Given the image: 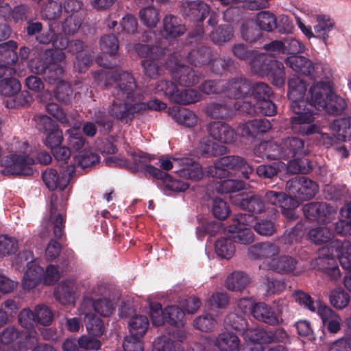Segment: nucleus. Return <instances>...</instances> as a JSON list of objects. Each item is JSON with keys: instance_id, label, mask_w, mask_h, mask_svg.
<instances>
[{"instance_id": "obj_53", "label": "nucleus", "mask_w": 351, "mask_h": 351, "mask_svg": "<svg viewBox=\"0 0 351 351\" xmlns=\"http://www.w3.org/2000/svg\"><path fill=\"white\" fill-rule=\"evenodd\" d=\"M253 228L257 234L263 237H271L277 232V226L271 219L258 220Z\"/></svg>"}, {"instance_id": "obj_19", "label": "nucleus", "mask_w": 351, "mask_h": 351, "mask_svg": "<svg viewBox=\"0 0 351 351\" xmlns=\"http://www.w3.org/2000/svg\"><path fill=\"white\" fill-rule=\"evenodd\" d=\"M27 267L22 286L23 289L29 290L34 288L40 282L42 276L44 275V269L32 261L28 262Z\"/></svg>"}, {"instance_id": "obj_36", "label": "nucleus", "mask_w": 351, "mask_h": 351, "mask_svg": "<svg viewBox=\"0 0 351 351\" xmlns=\"http://www.w3.org/2000/svg\"><path fill=\"white\" fill-rule=\"evenodd\" d=\"M163 29L166 34L172 38L178 37L186 32L185 25L181 24L179 19L173 15L164 18Z\"/></svg>"}, {"instance_id": "obj_50", "label": "nucleus", "mask_w": 351, "mask_h": 351, "mask_svg": "<svg viewBox=\"0 0 351 351\" xmlns=\"http://www.w3.org/2000/svg\"><path fill=\"white\" fill-rule=\"evenodd\" d=\"M101 50L110 56L117 54L119 50L118 38L113 34H105L99 40Z\"/></svg>"}, {"instance_id": "obj_43", "label": "nucleus", "mask_w": 351, "mask_h": 351, "mask_svg": "<svg viewBox=\"0 0 351 351\" xmlns=\"http://www.w3.org/2000/svg\"><path fill=\"white\" fill-rule=\"evenodd\" d=\"M256 23L261 30L272 32L277 27L276 16L268 11H262L256 14Z\"/></svg>"}, {"instance_id": "obj_12", "label": "nucleus", "mask_w": 351, "mask_h": 351, "mask_svg": "<svg viewBox=\"0 0 351 351\" xmlns=\"http://www.w3.org/2000/svg\"><path fill=\"white\" fill-rule=\"evenodd\" d=\"M180 12L189 21L200 22L208 16L210 8L202 1H186L182 3Z\"/></svg>"}, {"instance_id": "obj_28", "label": "nucleus", "mask_w": 351, "mask_h": 351, "mask_svg": "<svg viewBox=\"0 0 351 351\" xmlns=\"http://www.w3.org/2000/svg\"><path fill=\"white\" fill-rule=\"evenodd\" d=\"M239 206L243 210L252 215H258L265 211V203L261 195L252 194L243 197Z\"/></svg>"}, {"instance_id": "obj_20", "label": "nucleus", "mask_w": 351, "mask_h": 351, "mask_svg": "<svg viewBox=\"0 0 351 351\" xmlns=\"http://www.w3.org/2000/svg\"><path fill=\"white\" fill-rule=\"evenodd\" d=\"M250 276L243 271H234L226 278V287L234 292H242L251 283Z\"/></svg>"}, {"instance_id": "obj_31", "label": "nucleus", "mask_w": 351, "mask_h": 351, "mask_svg": "<svg viewBox=\"0 0 351 351\" xmlns=\"http://www.w3.org/2000/svg\"><path fill=\"white\" fill-rule=\"evenodd\" d=\"M265 76L269 78L273 85L278 87L282 86L285 82L283 64L276 60H272L270 62V65Z\"/></svg>"}, {"instance_id": "obj_14", "label": "nucleus", "mask_w": 351, "mask_h": 351, "mask_svg": "<svg viewBox=\"0 0 351 351\" xmlns=\"http://www.w3.org/2000/svg\"><path fill=\"white\" fill-rule=\"evenodd\" d=\"M286 64L293 70L311 77V79L316 80L320 77L319 66L314 65L307 58L302 56H292L285 60Z\"/></svg>"}, {"instance_id": "obj_39", "label": "nucleus", "mask_w": 351, "mask_h": 351, "mask_svg": "<svg viewBox=\"0 0 351 351\" xmlns=\"http://www.w3.org/2000/svg\"><path fill=\"white\" fill-rule=\"evenodd\" d=\"M184 311L177 306H169L165 308V322L178 328L184 326Z\"/></svg>"}, {"instance_id": "obj_41", "label": "nucleus", "mask_w": 351, "mask_h": 351, "mask_svg": "<svg viewBox=\"0 0 351 351\" xmlns=\"http://www.w3.org/2000/svg\"><path fill=\"white\" fill-rule=\"evenodd\" d=\"M332 237V232L326 227L314 228L308 233V239L315 245L326 243L331 240Z\"/></svg>"}, {"instance_id": "obj_5", "label": "nucleus", "mask_w": 351, "mask_h": 351, "mask_svg": "<svg viewBox=\"0 0 351 351\" xmlns=\"http://www.w3.org/2000/svg\"><path fill=\"white\" fill-rule=\"evenodd\" d=\"M305 217L311 221L326 223L331 221L336 213V209L329 204L324 202H311L302 207Z\"/></svg>"}, {"instance_id": "obj_17", "label": "nucleus", "mask_w": 351, "mask_h": 351, "mask_svg": "<svg viewBox=\"0 0 351 351\" xmlns=\"http://www.w3.org/2000/svg\"><path fill=\"white\" fill-rule=\"evenodd\" d=\"M245 215L240 214L235 216L234 220L237 221L236 224L230 226L229 231L235 234L233 236V240L236 243L243 245H247L254 241V235L252 231L245 227H242L245 221Z\"/></svg>"}, {"instance_id": "obj_15", "label": "nucleus", "mask_w": 351, "mask_h": 351, "mask_svg": "<svg viewBox=\"0 0 351 351\" xmlns=\"http://www.w3.org/2000/svg\"><path fill=\"white\" fill-rule=\"evenodd\" d=\"M206 130L213 139L221 143H232L237 139L234 129L225 122L212 121L207 124Z\"/></svg>"}, {"instance_id": "obj_26", "label": "nucleus", "mask_w": 351, "mask_h": 351, "mask_svg": "<svg viewBox=\"0 0 351 351\" xmlns=\"http://www.w3.org/2000/svg\"><path fill=\"white\" fill-rule=\"evenodd\" d=\"M271 128V123L266 119H254L247 121L241 128L243 136H255L260 133H265Z\"/></svg>"}, {"instance_id": "obj_35", "label": "nucleus", "mask_w": 351, "mask_h": 351, "mask_svg": "<svg viewBox=\"0 0 351 351\" xmlns=\"http://www.w3.org/2000/svg\"><path fill=\"white\" fill-rule=\"evenodd\" d=\"M204 112L211 119H225L230 116L231 110L224 102H210L206 104Z\"/></svg>"}, {"instance_id": "obj_61", "label": "nucleus", "mask_w": 351, "mask_h": 351, "mask_svg": "<svg viewBox=\"0 0 351 351\" xmlns=\"http://www.w3.org/2000/svg\"><path fill=\"white\" fill-rule=\"evenodd\" d=\"M212 213L213 216L220 220L228 217L230 213L228 204L221 198H215L213 200Z\"/></svg>"}, {"instance_id": "obj_64", "label": "nucleus", "mask_w": 351, "mask_h": 351, "mask_svg": "<svg viewBox=\"0 0 351 351\" xmlns=\"http://www.w3.org/2000/svg\"><path fill=\"white\" fill-rule=\"evenodd\" d=\"M64 72V65L58 64H50L44 70L45 80L50 84H53L60 80L63 76Z\"/></svg>"}, {"instance_id": "obj_10", "label": "nucleus", "mask_w": 351, "mask_h": 351, "mask_svg": "<svg viewBox=\"0 0 351 351\" xmlns=\"http://www.w3.org/2000/svg\"><path fill=\"white\" fill-rule=\"evenodd\" d=\"M223 94L230 99L245 98L250 95L251 82L243 75L236 76L223 82Z\"/></svg>"}, {"instance_id": "obj_33", "label": "nucleus", "mask_w": 351, "mask_h": 351, "mask_svg": "<svg viewBox=\"0 0 351 351\" xmlns=\"http://www.w3.org/2000/svg\"><path fill=\"white\" fill-rule=\"evenodd\" d=\"M320 315L324 326L331 333H337L341 328V319L337 313L329 307L324 308Z\"/></svg>"}, {"instance_id": "obj_34", "label": "nucleus", "mask_w": 351, "mask_h": 351, "mask_svg": "<svg viewBox=\"0 0 351 351\" xmlns=\"http://www.w3.org/2000/svg\"><path fill=\"white\" fill-rule=\"evenodd\" d=\"M289 99H304L306 91V82L298 75H293L288 81Z\"/></svg>"}, {"instance_id": "obj_29", "label": "nucleus", "mask_w": 351, "mask_h": 351, "mask_svg": "<svg viewBox=\"0 0 351 351\" xmlns=\"http://www.w3.org/2000/svg\"><path fill=\"white\" fill-rule=\"evenodd\" d=\"M199 152L207 157H217L227 153L228 148L208 138H203L197 147Z\"/></svg>"}, {"instance_id": "obj_6", "label": "nucleus", "mask_w": 351, "mask_h": 351, "mask_svg": "<svg viewBox=\"0 0 351 351\" xmlns=\"http://www.w3.org/2000/svg\"><path fill=\"white\" fill-rule=\"evenodd\" d=\"M34 162V158L27 152L12 154L4 161V171L13 175L29 176L32 173L30 166Z\"/></svg>"}, {"instance_id": "obj_30", "label": "nucleus", "mask_w": 351, "mask_h": 351, "mask_svg": "<svg viewBox=\"0 0 351 351\" xmlns=\"http://www.w3.org/2000/svg\"><path fill=\"white\" fill-rule=\"evenodd\" d=\"M347 106L346 99L335 93L332 90L324 110L328 114L338 116L344 112Z\"/></svg>"}, {"instance_id": "obj_46", "label": "nucleus", "mask_w": 351, "mask_h": 351, "mask_svg": "<svg viewBox=\"0 0 351 351\" xmlns=\"http://www.w3.org/2000/svg\"><path fill=\"white\" fill-rule=\"evenodd\" d=\"M85 319L86 328L90 335L99 337L104 334V324L100 318L93 313H87Z\"/></svg>"}, {"instance_id": "obj_21", "label": "nucleus", "mask_w": 351, "mask_h": 351, "mask_svg": "<svg viewBox=\"0 0 351 351\" xmlns=\"http://www.w3.org/2000/svg\"><path fill=\"white\" fill-rule=\"evenodd\" d=\"M332 254L334 253L339 257V262L345 269L351 268V243L348 241H343L334 240L330 243Z\"/></svg>"}, {"instance_id": "obj_4", "label": "nucleus", "mask_w": 351, "mask_h": 351, "mask_svg": "<svg viewBox=\"0 0 351 351\" xmlns=\"http://www.w3.org/2000/svg\"><path fill=\"white\" fill-rule=\"evenodd\" d=\"M286 190L290 196L300 200H307L315 197L318 186L307 177L298 176L287 182Z\"/></svg>"}, {"instance_id": "obj_2", "label": "nucleus", "mask_w": 351, "mask_h": 351, "mask_svg": "<svg viewBox=\"0 0 351 351\" xmlns=\"http://www.w3.org/2000/svg\"><path fill=\"white\" fill-rule=\"evenodd\" d=\"M115 86L112 96L119 101H134L137 96V84L133 75L126 71L113 74Z\"/></svg>"}, {"instance_id": "obj_59", "label": "nucleus", "mask_w": 351, "mask_h": 351, "mask_svg": "<svg viewBox=\"0 0 351 351\" xmlns=\"http://www.w3.org/2000/svg\"><path fill=\"white\" fill-rule=\"evenodd\" d=\"M36 323L44 326L51 324L53 319V314L50 308L44 304L37 305L34 308Z\"/></svg>"}, {"instance_id": "obj_51", "label": "nucleus", "mask_w": 351, "mask_h": 351, "mask_svg": "<svg viewBox=\"0 0 351 351\" xmlns=\"http://www.w3.org/2000/svg\"><path fill=\"white\" fill-rule=\"evenodd\" d=\"M154 349L155 351H184L179 343L165 335L160 336L154 341Z\"/></svg>"}, {"instance_id": "obj_38", "label": "nucleus", "mask_w": 351, "mask_h": 351, "mask_svg": "<svg viewBox=\"0 0 351 351\" xmlns=\"http://www.w3.org/2000/svg\"><path fill=\"white\" fill-rule=\"evenodd\" d=\"M223 326L227 330H234L241 332H245L247 329L245 318L234 313H230L225 317Z\"/></svg>"}, {"instance_id": "obj_3", "label": "nucleus", "mask_w": 351, "mask_h": 351, "mask_svg": "<svg viewBox=\"0 0 351 351\" xmlns=\"http://www.w3.org/2000/svg\"><path fill=\"white\" fill-rule=\"evenodd\" d=\"M245 165V160L236 155L223 156L214 162L213 165L206 168V176L217 179L228 178L230 170H239Z\"/></svg>"}, {"instance_id": "obj_37", "label": "nucleus", "mask_w": 351, "mask_h": 351, "mask_svg": "<svg viewBox=\"0 0 351 351\" xmlns=\"http://www.w3.org/2000/svg\"><path fill=\"white\" fill-rule=\"evenodd\" d=\"M330 304L337 310L345 308L350 303L349 293L342 287H337L330 291L329 293Z\"/></svg>"}, {"instance_id": "obj_22", "label": "nucleus", "mask_w": 351, "mask_h": 351, "mask_svg": "<svg viewBox=\"0 0 351 351\" xmlns=\"http://www.w3.org/2000/svg\"><path fill=\"white\" fill-rule=\"evenodd\" d=\"M272 60L265 53L254 50L248 60V64L252 73L261 77H265L270 65V62Z\"/></svg>"}, {"instance_id": "obj_8", "label": "nucleus", "mask_w": 351, "mask_h": 351, "mask_svg": "<svg viewBox=\"0 0 351 351\" xmlns=\"http://www.w3.org/2000/svg\"><path fill=\"white\" fill-rule=\"evenodd\" d=\"M331 90L329 82H318L310 87L306 97V103L317 110H323Z\"/></svg>"}, {"instance_id": "obj_44", "label": "nucleus", "mask_w": 351, "mask_h": 351, "mask_svg": "<svg viewBox=\"0 0 351 351\" xmlns=\"http://www.w3.org/2000/svg\"><path fill=\"white\" fill-rule=\"evenodd\" d=\"M241 35L244 40L253 43L261 38L262 34L256 22L247 21L242 25Z\"/></svg>"}, {"instance_id": "obj_60", "label": "nucleus", "mask_w": 351, "mask_h": 351, "mask_svg": "<svg viewBox=\"0 0 351 351\" xmlns=\"http://www.w3.org/2000/svg\"><path fill=\"white\" fill-rule=\"evenodd\" d=\"M176 121L187 128H191L197 123V117L191 110L186 108L179 110L175 114Z\"/></svg>"}, {"instance_id": "obj_25", "label": "nucleus", "mask_w": 351, "mask_h": 351, "mask_svg": "<svg viewBox=\"0 0 351 351\" xmlns=\"http://www.w3.org/2000/svg\"><path fill=\"white\" fill-rule=\"evenodd\" d=\"M214 345L220 351H238L240 339L237 335L231 332H224L218 335Z\"/></svg>"}, {"instance_id": "obj_56", "label": "nucleus", "mask_w": 351, "mask_h": 351, "mask_svg": "<svg viewBox=\"0 0 351 351\" xmlns=\"http://www.w3.org/2000/svg\"><path fill=\"white\" fill-rule=\"evenodd\" d=\"M289 160L288 170L292 173H308L313 170V165L308 159L293 158Z\"/></svg>"}, {"instance_id": "obj_13", "label": "nucleus", "mask_w": 351, "mask_h": 351, "mask_svg": "<svg viewBox=\"0 0 351 351\" xmlns=\"http://www.w3.org/2000/svg\"><path fill=\"white\" fill-rule=\"evenodd\" d=\"M298 261L289 255H282L272 258L267 264L269 269L275 273L286 275L299 276L301 271L298 269Z\"/></svg>"}, {"instance_id": "obj_1", "label": "nucleus", "mask_w": 351, "mask_h": 351, "mask_svg": "<svg viewBox=\"0 0 351 351\" xmlns=\"http://www.w3.org/2000/svg\"><path fill=\"white\" fill-rule=\"evenodd\" d=\"M135 49L139 56L145 57L141 62L145 77L156 80L163 75L164 61L161 58L165 54V49L143 44L136 45Z\"/></svg>"}, {"instance_id": "obj_42", "label": "nucleus", "mask_w": 351, "mask_h": 351, "mask_svg": "<svg viewBox=\"0 0 351 351\" xmlns=\"http://www.w3.org/2000/svg\"><path fill=\"white\" fill-rule=\"evenodd\" d=\"M199 93L193 89H184L176 91L171 102L178 104L187 105L195 103L200 99Z\"/></svg>"}, {"instance_id": "obj_62", "label": "nucleus", "mask_w": 351, "mask_h": 351, "mask_svg": "<svg viewBox=\"0 0 351 351\" xmlns=\"http://www.w3.org/2000/svg\"><path fill=\"white\" fill-rule=\"evenodd\" d=\"M73 94L72 88L68 83L61 81L54 90V97L59 102L68 104Z\"/></svg>"}, {"instance_id": "obj_32", "label": "nucleus", "mask_w": 351, "mask_h": 351, "mask_svg": "<svg viewBox=\"0 0 351 351\" xmlns=\"http://www.w3.org/2000/svg\"><path fill=\"white\" fill-rule=\"evenodd\" d=\"M212 58L210 48L205 46L197 47L191 51L187 56L188 62L195 66L209 63Z\"/></svg>"}, {"instance_id": "obj_49", "label": "nucleus", "mask_w": 351, "mask_h": 351, "mask_svg": "<svg viewBox=\"0 0 351 351\" xmlns=\"http://www.w3.org/2000/svg\"><path fill=\"white\" fill-rule=\"evenodd\" d=\"M21 89L19 81L14 77H5L0 80V93L5 97L15 95Z\"/></svg>"}, {"instance_id": "obj_18", "label": "nucleus", "mask_w": 351, "mask_h": 351, "mask_svg": "<svg viewBox=\"0 0 351 351\" xmlns=\"http://www.w3.org/2000/svg\"><path fill=\"white\" fill-rule=\"evenodd\" d=\"M290 108L296 116L290 118L291 124L311 123L314 120L313 113L310 110L306 111L305 101L303 99H290Z\"/></svg>"}, {"instance_id": "obj_23", "label": "nucleus", "mask_w": 351, "mask_h": 351, "mask_svg": "<svg viewBox=\"0 0 351 351\" xmlns=\"http://www.w3.org/2000/svg\"><path fill=\"white\" fill-rule=\"evenodd\" d=\"M173 79L180 86L189 87L199 82L200 75L191 67L184 65L176 71Z\"/></svg>"}, {"instance_id": "obj_52", "label": "nucleus", "mask_w": 351, "mask_h": 351, "mask_svg": "<svg viewBox=\"0 0 351 351\" xmlns=\"http://www.w3.org/2000/svg\"><path fill=\"white\" fill-rule=\"evenodd\" d=\"M19 250L18 241L13 237L0 236V256L4 257L15 254Z\"/></svg>"}, {"instance_id": "obj_47", "label": "nucleus", "mask_w": 351, "mask_h": 351, "mask_svg": "<svg viewBox=\"0 0 351 351\" xmlns=\"http://www.w3.org/2000/svg\"><path fill=\"white\" fill-rule=\"evenodd\" d=\"M110 116L109 113L100 110L94 114V121L99 128V132L101 134H108L112 130L114 122Z\"/></svg>"}, {"instance_id": "obj_45", "label": "nucleus", "mask_w": 351, "mask_h": 351, "mask_svg": "<svg viewBox=\"0 0 351 351\" xmlns=\"http://www.w3.org/2000/svg\"><path fill=\"white\" fill-rule=\"evenodd\" d=\"M149 326L147 317L145 315L134 316L129 322L130 332L132 335L143 336Z\"/></svg>"}, {"instance_id": "obj_9", "label": "nucleus", "mask_w": 351, "mask_h": 351, "mask_svg": "<svg viewBox=\"0 0 351 351\" xmlns=\"http://www.w3.org/2000/svg\"><path fill=\"white\" fill-rule=\"evenodd\" d=\"M245 302L248 303L251 313L256 319L271 326L278 325L280 323L279 317L276 315L275 312L272 311L271 308L265 303L258 302L252 306L251 302L244 299L239 302V306L241 308L243 307L245 308L247 305H243Z\"/></svg>"}, {"instance_id": "obj_57", "label": "nucleus", "mask_w": 351, "mask_h": 351, "mask_svg": "<svg viewBox=\"0 0 351 351\" xmlns=\"http://www.w3.org/2000/svg\"><path fill=\"white\" fill-rule=\"evenodd\" d=\"M24 334L14 326H8L0 333V341L2 343L8 345L20 342Z\"/></svg>"}, {"instance_id": "obj_27", "label": "nucleus", "mask_w": 351, "mask_h": 351, "mask_svg": "<svg viewBox=\"0 0 351 351\" xmlns=\"http://www.w3.org/2000/svg\"><path fill=\"white\" fill-rule=\"evenodd\" d=\"M130 104L131 102L119 101L115 99L110 106L108 113L121 122L127 123L132 119Z\"/></svg>"}, {"instance_id": "obj_24", "label": "nucleus", "mask_w": 351, "mask_h": 351, "mask_svg": "<svg viewBox=\"0 0 351 351\" xmlns=\"http://www.w3.org/2000/svg\"><path fill=\"white\" fill-rule=\"evenodd\" d=\"M55 298L64 305L74 303L75 286L71 282H62L54 289Z\"/></svg>"}, {"instance_id": "obj_58", "label": "nucleus", "mask_w": 351, "mask_h": 351, "mask_svg": "<svg viewBox=\"0 0 351 351\" xmlns=\"http://www.w3.org/2000/svg\"><path fill=\"white\" fill-rule=\"evenodd\" d=\"M232 36V29L228 25L218 27L210 35L212 41L219 45L230 40Z\"/></svg>"}, {"instance_id": "obj_55", "label": "nucleus", "mask_w": 351, "mask_h": 351, "mask_svg": "<svg viewBox=\"0 0 351 351\" xmlns=\"http://www.w3.org/2000/svg\"><path fill=\"white\" fill-rule=\"evenodd\" d=\"M154 89L156 93L163 95L167 97L170 101H172L173 98L178 90V87L173 82L167 80H162L156 83Z\"/></svg>"}, {"instance_id": "obj_48", "label": "nucleus", "mask_w": 351, "mask_h": 351, "mask_svg": "<svg viewBox=\"0 0 351 351\" xmlns=\"http://www.w3.org/2000/svg\"><path fill=\"white\" fill-rule=\"evenodd\" d=\"M217 321L210 313H205L197 317L193 320V326L202 332H208L214 330Z\"/></svg>"}, {"instance_id": "obj_54", "label": "nucleus", "mask_w": 351, "mask_h": 351, "mask_svg": "<svg viewBox=\"0 0 351 351\" xmlns=\"http://www.w3.org/2000/svg\"><path fill=\"white\" fill-rule=\"evenodd\" d=\"M69 134L68 143L75 151L83 149L86 145V139L77 128H73L67 130Z\"/></svg>"}, {"instance_id": "obj_11", "label": "nucleus", "mask_w": 351, "mask_h": 351, "mask_svg": "<svg viewBox=\"0 0 351 351\" xmlns=\"http://www.w3.org/2000/svg\"><path fill=\"white\" fill-rule=\"evenodd\" d=\"M66 174L59 176L58 172L54 169H47L42 175L43 182L50 191H54L60 189L63 191L69 184L73 174L75 173V167L69 165L66 167Z\"/></svg>"}, {"instance_id": "obj_16", "label": "nucleus", "mask_w": 351, "mask_h": 351, "mask_svg": "<svg viewBox=\"0 0 351 351\" xmlns=\"http://www.w3.org/2000/svg\"><path fill=\"white\" fill-rule=\"evenodd\" d=\"M280 252V247L271 242H261L248 247V256L253 260L275 258Z\"/></svg>"}, {"instance_id": "obj_63", "label": "nucleus", "mask_w": 351, "mask_h": 351, "mask_svg": "<svg viewBox=\"0 0 351 351\" xmlns=\"http://www.w3.org/2000/svg\"><path fill=\"white\" fill-rule=\"evenodd\" d=\"M247 336L250 339L256 343L255 345H261L272 342L269 332H267L261 328L247 329Z\"/></svg>"}, {"instance_id": "obj_40", "label": "nucleus", "mask_w": 351, "mask_h": 351, "mask_svg": "<svg viewBox=\"0 0 351 351\" xmlns=\"http://www.w3.org/2000/svg\"><path fill=\"white\" fill-rule=\"evenodd\" d=\"M215 250L219 257L230 259L234 254L235 247L231 239L220 238L215 241Z\"/></svg>"}, {"instance_id": "obj_7", "label": "nucleus", "mask_w": 351, "mask_h": 351, "mask_svg": "<svg viewBox=\"0 0 351 351\" xmlns=\"http://www.w3.org/2000/svg\"><path fill=\"white\" fill-rule=\"evenodd\" d=\"M284 160L300 158L310 152L306 141L296 136H289L281 140Z\"/></svg>"}]
</instances>
